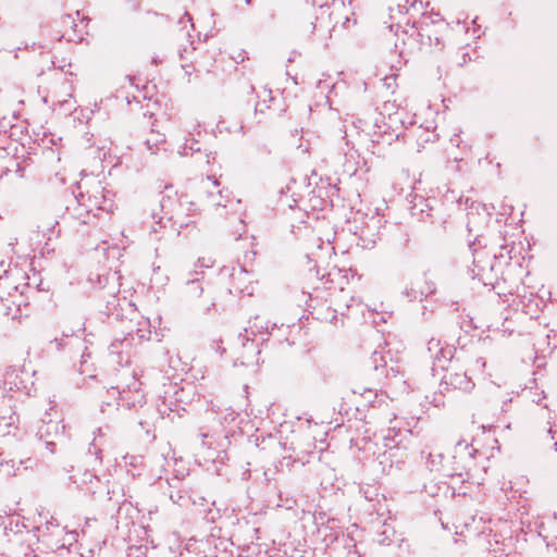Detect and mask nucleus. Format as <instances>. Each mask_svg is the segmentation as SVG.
I'll use <instances>...</instances> for the list:
<instances>
[{"label": "nucleus", "mask_w": 557, "mask_h": 557, "mask_svg": "<svg viewBox=\"0 0 557 557\" xmlns=\"http://www.w3.org/2000/svg\"><path fill=\"white\" fill-rule=\"evenodd\" d=\"M161 207L166 214H170V218H173L175 214H180L181 198L178 197L177 191L172 187H165L161 198Z\"/></svg>", "instance_id": "nucleus-8"}, {"label": "nucleus", "mask_w": 557, "mask_h": 557, "mask_svg": "<svg viewBox=\"0 0 557 557\" xmlns=\"http://www.w3.org/2000/svg\"><path fill=\"white\" fill-rule=\"evenodd\" d=\"M62 37L66 38L67 41L73 40L72 36L67 35L66 33L62 34Z\"/></svg>", "instance_id": "nucleus-14"}, {"label": "nucleus", "mask_w": 557, "mask_h": 557, "mask_svg": "<svg viewBox=\"0 0 557 557\" xmlns=\"http://www.w3.org/2000/svg\"><path fill=\"white\" fill-rule=\"evenodd\" d=\"M166 143L165 133L157 119L151 122V127L145 135L144 144L151 154H156Z\"/></svg>", "instance_id": "nucleus-7"}, {"label": "nucleus", "mask_w": 557, "mask_h": 557, "mask_svg": "<svg viewBox=\"0 0 557 557\" xmlns=\"http://www.w3.org/2000/svg\"><path fill=\"white\" fill-rule=\"evenodd\" d=\"M504 333H508V335H511L512 334V331L511 330H508V329H504L503 330Z\"/></svg>", "instance_id": "nucleus-15"}, {"label": "nucleus", "mask_w": 557, "mask_h": 557, "mask_svg": "<svg viewBox=\"0 0 557 557\" xmlns=\"http://www.w3.org/2000/svg\"><path fill=\"white\" fill-rule=\"evenodd\" d=\"M428 351L433 358V370L441 369L446 371L449 369L454 358V348L448 345H442L441 341L432 338L428 343Z\"/></svg>", "instance_id": "nucleus-4"}, {"label": "nucleus", "mask_w": 557, "mask_h": 557, "mask_svg": "<svg viewBox=\"0 0 557 557\" xmlns=\"http://www.w3.org/2000/svg\"><path fill=\"white\" fill-rule=\"evenodd\" d=\"M86 197L89 211L96 209L112 212L114 209L112 199L108 197L104 187L100 184L95 185L91 190L87 191Z\"/></svg>", "instance_id": "nucleus-6"}, {"label": "nucleus", "mask_w": 557, "mask_h": 557, "mask_svg": "<svg viewBox=\"0 0 557 557\" xmlns=\"http://www.w3.org/2000/svg\"><path fill=\"white\" fill-rule=\"evenodd\" d=\"M336 275L343 281L345 284H348V278L346 275H342L341 272H337Z\"/></svg>", "instance_id": "nucleus-13"}, {"label": "nucleus", "mask_w": 557, "mask_h": 557, "mask_svg": "<svg viewBox=\"0 0 557 557\" xmlns=\"http://www.w3.org/2000/svg\"><path fill=\"white\" fill-rule=\"evenodd\" d=\"M261 94L263 95V100L262 101L259 100L256 104V111L260 112V113H262L265 108H269V106L267 104V100L268 99H269V101L273 100L272 91L270 89L263 88L261 90Z\"/></svg>", "instance_id": "nucleus-10"}, {"label": "nucleus", "mask_w": 557, "mask_h": 557, "mask_svg": "<svg viewBox=\"0 0 557 557\" xmlns=\"http://www.w3.org/2000/svg\"><path fill=\"white\" fill-rule=\"evenodd\" d=\"M435 45H440V38L437 36H435Z\"/></svg>", "instance_id": "nucleus-16"}, {"label": "nucleus", "mask_w": 557, "mask_h": 557, "mask_svg": "<svg viewBox=\"0 0 557 557\" xmlns=\"http://www.w3.org/2000/svg\"><path fill=\"white\" fill-rule=\"evenodd\" d=\"M318 314H319L318 319H320L321 321L333 322L334 320L337 319L335 310H332L330 307H327L325 309H321L318 312Z\"/></svg>", "instance_id": "nucleus-11"}, {"label": "nucleus", "mask_w": 557, "mask_h": 557, "mask_svg": "<svg viewBox=\"0 0 557 557\" xmlns=\"http://www.w3.org/2000/svg\"><path fill=\"white\" fill-rule=\"evenodd\" d=\"M199 196L216 207H226L230 202V191L220 187L216 176L208 175L202 178L198 185Z\"/></svg>", "instance_id": "nucleus-2"}, {"label": "nucleus", "mask_w": 557, "mask_h": 557, "mask_svg": "<svg viewBox=\"0 0 557 557\" xmlns=\"http://www.w3.org/2000/svg\"><path fill=\"white\" fill-rule=\"evenodd\" d=\"M468 447L457 448L451 459L450 478H460L462 482H467L470 478V471L474 465L472 453L465 451Z\"/></svg>", "instance_id": "nucleus-5"}, {"label": "nucleus", "mask_w": 557, "mask_h": 557, "mask_svg": "<svg viewBox=\"0 0 557 557\" xmlns=\"http://www.w3.org/2000/svg\"><path fill=\"white\" fill-rule=\"evenodd\" d=\"M431 33H432V29L430 27H425V28H422V32L420 33V36L422 38H424L425 36L428 37V39L430 40L429 45L431 46L432 42H431Z\"/></svg>", "instance_id": "nucleus-12"}, {"label": "nucleus", "mask_w": 557, "mask_h": 557, "mask_svg": "<svg viewBox=\"0 0 557 557\" xmlns=\"http://www.w3.org/2000/svg\"><path fill=\"white\" fill-rule=\"evenodd\" d=\"M442 385L446 391L470 392L474 383L459 364H451L442 376Z\"/></svg>", "instance_id": "nucleus-3"}, {"label": "nucleus", "mask_w": 557, "mask_h": 557, "mask_svg": "<svg viewBox=\"0 0 557 557\" xmlns=\"http://www.w3.org/2000/svg\"><path fill=\"white\" fill-rule=\"evenodd\" d=\"M366 371L369 381L381 391L389 387L391 381L399 373L398 369L387 366L384 355L380 351L371 355Z\"/></svg>", "instance_id": "nucleus-1"}, {"label": "nucleus", "mask_w": 557, "mask_h": 557, "mask_svg": "<svg viewBox=\"0 0 557 557\" xmlns=\"http://www.w3.org/2000/svg\"><path fill=\"white\" fill-rule=\"evenodd\" d=\"M246 3H249L251 0H244Z\"/></svg>", "instance_id": "nucleus-18"}, {"label": "nucleus", "mask_w": 557, "mask_h": 557, "mask_svg": "<svg viewBox=\"0 0 557 557\" xmlns=\"http://www.w3.org/2000/svg\"><path fill=\"white\" fill-rule=\"evenodd\" d=\"M67 20H70V15H66V16L64 17L63 22H64V23H66V22H67Z\"/></svg>", "instance_id": "nucleus-17"}, {"label": "nucleus", "mask_w": 557, "mask_h": 557, "mask_svg": "<svg viewBox=\"0 0 557 557\" xmlns=\"http://www.w3.org/2000/svg\"><path fill=\"white\" fill-rule=\"evenodd\" d=\"M18 414L10 407L8 414H0V435L14 434L18 429Z\"/></svg>", "instance_id": "nucleus-9"}]
</instances>
